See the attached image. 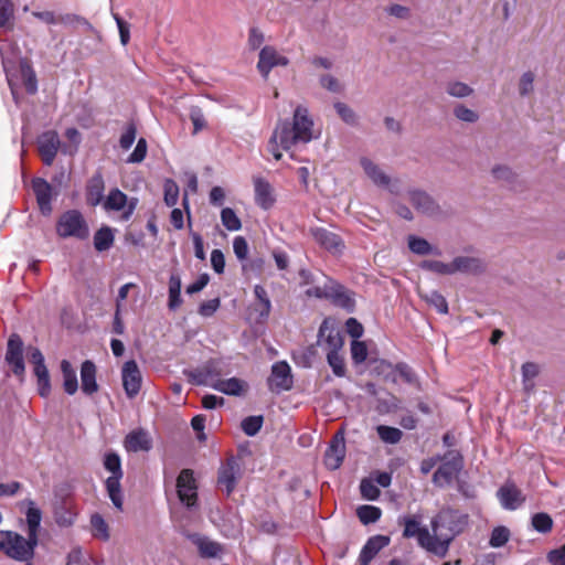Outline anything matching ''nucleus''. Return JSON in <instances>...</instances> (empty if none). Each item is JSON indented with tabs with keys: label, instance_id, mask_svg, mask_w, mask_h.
Masks as SVG:
<instances>
[{
	"label": "nucleus",
	"instance_id": "obj_4",
	"mask_svg": "<svg viewBox=\"0 0 565 565\" xmlns=\"http://www.w3.org/2000/svg\"><path fill=\"white\" fill-rule=\"evenodd\" d=\"M104 468L110 473L105 481V487L109 499L113 504L118 509H122V492L120 487V480L122 479L124 472L121 469V460L118 454L108 451L104 456L103 460Z\"/></svg>",
	"mask_w": 565,
	"mask_h": 565
},
{
	"label": "nucleus",
	"instance_id": "obj_43",
	"mask_svg": "<svg viewBox=\"0 0 565 565\" xmlns=\"http://www.w3.org/2000/svg\"><path fill=\"white\" fill-rule=\"evenodd\" d=\"M358 518L363 524L376 522L382 514L380 508L374 505H362L356 510Z\"/></svg>",
	"mask_w": 565,
	"mask_h": 565
},
{
	"label": "nucleus",
	"instance_id": "obj_35",
	"mask_svg": "<svg viewBox=\"0 0 565 565\" xmlns=\"http://www.w3.org/2000/svg\"><path fill=\"white\" fill-rule=\"evenodd\" d=\"M446 93L455 98H467L475 94V89L461 81L452 79L446 83Z\"/></svg>",
	"mask_w": 565,
	"mask_h": 565
},
{
	"label": "nucleus",
	"instance_id": "obj_42",
	"mask_svg": "<svg viewBox=\"0 0 565 565\" xmlns=\"http://www.w3.org/2000/svg\"><path fill=\"white\" fill-rule=\"evenodd\" d=\"M92 533L93 536L103 541L109 539L108 524L105 522L102 515L94 514L90 518Z\"/></svg>",
	"mask_w": 565,
	"mask_h": 565
},
{
	"label": "nucleus",
	"instance_id": "obj_15",
	"mask_svg": "<svg viewBox=\"0 0 565 565\" xmlns=\"http://www.w3.org/2000/svg\"><path fill=\"white\" fill-rule=\"evenodd\" d=\"M61 146L57 132L49 130L38 138V148L43 162L51 166Z\"/></svg>",
	"mask_w": 565,
	"mask_h": 565
},
{
	"label": "nucleus",
	"instance_id": "obj_13",
	"mask_svg": "<svg viewBox=\"0 0 565 565\" xmlns=\"http://www.w3.org/2000/svg\"><path fill=\"white\" fill-rule=\"evenodd\" d=\"M268 386L273 392L288 391L292 386L291 370L287 362H276L271 366Z\"/></svg>",
	"mask_w": 565,
	"mask_h": 565
},
{
	"label": "nucleus",
	"instance_id": "obj_27",
	"mask_svg": "<svg viewBox=\"0 0 565 565\" xmlns=\"http://www.w3.org/2000/svg\"><path fill=\"white\" fill-rule=\"evenodd\" d=\"M329 299H331L337 306L342 307L348 311H352L355 306L352 294L343 286L338 284L330 285Z\"/></svg>",
	"mask_w": 565,
	"mask_h": 565
},
{
	"label": "nucleus",
	"instance_id": "obj_23",
	"mask_svg": "<svg viewBox=\"0 0 565 565\" xmlns=\"http://www.w3.org/2000/svg\"><path fill=\"white\" fill-rule=\"evenodd\" d=\"M360 166L365 175L377 186L386 188L391 182V178L386 172L369 157L360 158Z\"/></svg>",
	"mask_w": 565,
	"mask_h": 565
},
{
	"label": "nucleus",
	"instance_id": "obj_46",
	"mask_svg": "<svg viewBox=\"0 0 565 565\" xmlns=\"http://www.w3.org/2000/svg\"><path fill=\"white\" fill-rule=\"evenodd\" d=\"M540 372L539 365L533 362H526L522 365V382L525 391H531L534 386L533 380Z\"/></svg>",
	"mask_w": 565,
	"mask_h": 565
},
{
	"label": "nucleus",
	"instance_id": "obj_62",
	"mask_svg": "<svg viewBox=\"0 0 565 565\" xmlns=\"http://www.w3.org/2000/svg\"><path fill=\"white\" fill-rule=\"evenodd\" d=\"M137 129L135 125L130 124L126 127L125 131L121 134L119 139V145L121 149L128 150L136 140Z\"/></svg>",
	"mask_w": 565,
	"mask_h": 565
},
{
	"label": "nucleus",
	"instance_id": "obj_22",
	"mask_svg": "<svg viewBox=\"0 0 565 565\" xmlns=\"http://www.w3.org/2000/svg\"><path fill=\"white\" fill-rule=\"evenodd\" d=\"M310 233H311L313 239L320 246L326 248L327 250H329L333 254H338V253L342 252L343 243L337 234H334L326 228H322V227L311 228Z\"/></svg>",
	"mask_w": 565,
	"mask_h": 565
},
{
	"label": "nucleus",
	"instance_id": "obj_17",
	"mask_svg": "<svg viewBox=\"0 0 565 565\" xmlns=\"http://www.w3.org/2000/svg\"><path fill=\"white\" fill-rule=\"evenodd\" d=\"M451 267L454 275H479L486 269L483 260L475 256H457L451 260Z\"/></svg>",
	"mask_w": 565,
	"mask_h": 565
},
{
	"label": "nucleus",
	"instance_id": "obj_56",
	"mask_svg": "<svg viewBox=\"0 0 565 565\" xmlns=\"http://www.w3.org/2000/svg\"><path fill=\"white\" fill-rule=\"evenodd\" d=\"M360 491L362 497L370 501L376 500L381 493L375 482L371 479H363L361 481Z\"/></svg>",
	"mask_w": 565,
	"mask_h": 565
},
{
	"label": "nucleus",
	"instance_id": "obj_58",
	"mask_svg": "<svg viewBox=\"0 0 565 565\" xmlns=\"http://www.w3.org/2000/svg\"><path fill=\"white\" fill-rule=\"evenodd\" d=\"M190 119L193 124V135H196L199 131L206 127L204 114L198 106H192L190 108Z\"/></svg>",
	"mask_w": 565,
	"mask_h": 565
},
{
	"label": "nucleus",
	"instance_id": "obj_39",
	"mask_svg": "<svg viewBox=\"0 0 565 565\" xmlns=\"http://www.w3.org/2000/svg\"><path fill=\"white\" fill-rule=\"evenodd\" d=\"M376 431L380 439L385 444L395 445L399 443L403 437V433L401 429L386 425H379L376 427Z\"/></svg>",
	"mask_w": 565,
	"mask_h": 565
},
{
	"label": "nucleus",
	"instance_id": "obj_61",
	"mask_svg": "<svg viewBox=\"0 0 565 565\" xmlns=\"http://www.w3.org/2000/svg\"><path fill=\"white\" fill-rule=\"evenodd\" d=\"M147 141L145 138H140L131 152V154L128 157L127 162L129 163H140L143 161V159L147 156Z\"/></svg>",
	"mask_w": 565,
	"mask_h": 565
},
{
	"label": "nucleus",
	"instance_id": "obj_32",
	"mask_svg": "<svg viewBox=\"0 0 565 565\" xmlns=\"http://www.w3.org/2000/svg\"><path fill=\"white\" fill-rule=\"evenodd\" d=\"M61 371L63 374V387L68 395H74L78 390V381L76 371L67 360L61 362Z\"/></svg>",
	"mask_w": 565,
	"mask_h": 565
},
{
	"label": "nucleus",
	"instance_id": "obj_25",
	"mask_svg": "<svg viewBox=\"0 0 565 565\" xmlns=\"http://www.w3.org/2000/svg\"><path fill=\"white\" fill-rule=\"evenodd\" d=\"M390 544V537L385 535H375L367 540L363 546L359 562L361 565H369L375 555Z\"/></svg>",
	"mask_w": 565,
	"mask_h": 565
},
{
	"label": "nucleus",
	"instance_id": "obj_8",
	"mask_svg": "<svg viewBox=\"0 0 565 565\" xmlns=\"http://www.w3.org/2000/svg\"><path fill=\"white\" fill-rule=\"evenodd\" d=\"M177 492L180 501L188 508L196 504L198 487L193 477V471L183 469L177 479Z\"/></svg>",
	"mask_w": 565,
	"mask_h": 565
},
{
	"label": "nucleus",
	"instance_id": "obj_30",
	"mask_svg": "<svg viewBox=\"0 0 565 565\" xmlns=\"http://www.w3.org/2000/svg\"><path fill=\"white\" fill-rule=\"evenodd\" d=\"M29 507L25 512L28 531L26 534L29 537H33L39 541L38 534L42 520V512L38 509L33 501H29Z\"/></svg>",
	"mask_w": 565,
	"mask_h": 565
},
{
	"label": "nucleus",
	"instance_id": "obj_2",
	"mask_svg": "<svg viewBox=\"0 0 565 565\" xmlns=\"http://www.w3.org/2000/svg\"><path fill=\"white\" fill-rule=\"evenodd\" d=\"M468 523L467 514L451 509H443L431 519V536L435 555L445 557L454 539L463 532Z\"/></svg>",
	"mask_w": 565,
	"mask_h": 565
},
{
	"label": "nucleus",
	"instance_id": "obj_51",
	"mask_svg": "<svg viewBox=\"0 0 565 565\" xmlns=\"http://www.w3.org/2000/svg\"><path fill=\"white\" fill-rule=\"evenodd\" d=\"M351 356L352 361L355 364H361L365 362L367 358V347L366 343L359 340H353L351 342Z\"/></svg>",
	"mask_w": 565,
	"mask_h": 565
},
{
	"label": "nucleus",
	"instance_id": "obj_57",
	"mask_svg": "<svg viewBox=\"0 0 565 565\" xmlns=\"http://www.w3.org/2000/svg\"><path fill=\"white\" fill-rule=\"evenodd\" d=\"M254 294H255V297L259 300L260 306H262L260 316L267 317L271 309V302H270V299L268 298L266 289L260 285H256L254 287Z\"/></svg>",
	"mask_w": 565,
	"mask_h": 565
},
{
	"label": "nucleus",
	"instance_id": "obj_14",
	"mask_svg": "<svg viewBox=\"0 0 565 565\" xmlns=\"http://www.w3.org/2000/svg\"><path fill=\"white\" fill-rule=\"evenodd\" d=\"M289 60L281 55L275 47L265 46L259 52V60L257 63V68L260 74L267 78L271 68L276 66H287Z\"/></svg>",
	"mask_w": 565,
	"mask_h": 565
},
{
	"label": "nucleus",
	"instance_id": "obj_5",
	"mask_svg": "<svg viewBox=\"0 0 565 565\" xmlns=\"http://www.w3.org/2000/svg\"><path fill=\"white\" fill-rule=\"evenodd\" d=\"M57 234L63 237H75L86 239L89 236V230L82 213L77 210H70L63 213L56 224Z\"/></svg>",
	"mask_w": 565,
	"mask_h": 565
},
{
	"label": "nucleus",
	"instance_id": "obj_1",
	"mask_svg": "<svg viewBox=\"0 0 565 565\" xmlns=\"http://www.w3.org/2000/svg\"><path fill=\"white\" fill-rule=\"evenodd\" d=\"M317 136L313 132V121L308 109L298 106L294 111L292 125L285 121L279 124L268 143V151L276 160L281 159V150H289L297 143H308Z\"/></svg>",
	"mask_w": 565,
	"mask_h": 565
},
{
	"label": "nucleus",
	"instance_id": "obj_12",
	"mask_svg": "<svg viewBox=\"0 0 565 565\" xmlns=\"http://www.w3.org/2000/svg\"><path fill=\"white\" fill-rule=\"evenodd\" d=\"M103 207L106 211H124L122 220L127 221L136 209V200L128 202L124 192L119 189H113L103 202Z\"/></svg>",
	"mask_w": 565,
	"mask_h": 565
},
{
	"label": "nucleus",
	"instance_id": "obj_20",
	"mask_svg": "<svg viewBox=\"0 0 565 565\" xmlns=\"http://www.w3.org/2000/svg\"><path fill=\"white\" fill-rule=\"evenodd\" d=\"M409 202L420 213L434 216L440 212L439 205L425 191L412 190L408 192Z\"/></svg>",
	"mask_w": 565,
	"mask_h": 565
},
{
	"label": "nucleus",
	"instance_id": "obj_52",
	"mask_svg": "<svg viewBox=\"0 0 565 565\" xmlns=\"http://www.w3.org/2000/svg\"><path fill=\"white\" fill-rule=\"evenodd\" d=\"M263 426L262 416H248L242 422V429L247 436H255Z\"/></svg>",
	"mask_w": 565,
	"mask_h": 565
},
{
	"label": "nucleus",
	"instance_id": "obj_11",
	"mask_svg": "<svg viewBox=\"0 0 565 565\" xmlns=\"http://www.w3.org/2000/svg\"><path fill=\"white\" fill-rule=\"evenodd\" d=\"M121 380L126 395L129 398L137 396L141 388L142 376L136 361L130 360L124 363Z\"/></svg>",
	"mask_w": 565,
	"mask_h": 565
},
{
	"label": "nucleus",
	"instance_id": "obj_41",
	"mask_svg": "<svg viewBox=\"0 0 565 565\" xmlns=\"http://www.w3.org/2000/svg\"><path fill=\"white\" fill-rule=\"evenodd\" d=\"M221 222L223 226L231 232H236L242 228V222L239 217L231 207H224L221 211Z\"/></svg>",
	"mask_w": 565,
	"mask_h": 565
},
{
	"label": "nucleus",
	"instance_id": "obj_40",
	"mask_svg": "<svg viewBox=\"0 0 565 565\" xmlns=\"http://www.w3.org/2000/svg\"><path fill=\"white\" fill-rule=\"evenodd\" d=\"M29 359L30 362L34 365V374L36 379L42 376H47L49 371L44 363V356L42 352L38 348H29Z\"/></svg>",
	"mask_w": 565,
	"mask_h": 565
},
{
	"label": "nucleus",
	"instance_id": "obj_24",
	"mask_svg": "<svg viewBox=\"0 0 565 565\" xmlns=\"http://www.w3.org/2000/svg\"><path fill=\"white\" fill-rule=\"evenodd\" d=\"M124 446L130 452L149 451L152 447V439L146 430L137 429L126 436Z\"/></svg>",
	"mask_w": 565,
	"mask_h": 565
},
{
	"label": "nucleus",
	"instance_id": "obj_9",
	"mask_svg": "<svg viewBox=\"0 0 565 565\" xmlns=\"http://www.w3.org/2000/svg\"><path fill=\"white\" fill-rule=\"evenodd\" d=\"M6 361L11 366L12 373L22 380L25 372L23 342L18 334H12L8 340Z\"/></svg>",
	"mask_w": 565,
	"mask_h": 565
},
{
	"label": "nucleus",
	"instance_id": "obj_31",
	"mask_svg": "<svg viewBox=\"0 0 565 565\" xmlns=\"http://www.w3.org/2000/svg\"><path fill=\"white\" fill-rule=\"evenodd\" d=\"M254 183L256 203L263 209H269L274 203L270 184L263 179H256Z\"/></svg>",
	"mask_w": 565,
	"mask_h": 565
},
{
	"label": "nucleus",
	"instance_id": "obj_45",
	"mask_svg": "<svg viewBox=\"0 0 565 565\" xmlns=\"http://www.w3.org/2000/svg\"><path fill=\"white\" fill-rule=\"evenodd\" d=\"M452 113L458 120L467 124H475L479 120V114L463 104H457Z\"/></svg>",
	"mask_w": 565,
	"mask_h": 565
},
{
	"label": "nucleus",
	"instance_id": "obj_36",
	"mask_svg": "<svg viewBox=\"0 0 565 565\" xmlns=\"http://www.w3.org/2000/svg\"><path fill=\"white\" fill-rule=\"evenodd\" d=\"M114 243V234L109 227H102L94 235V246L98 252L107 250Z\"/></svg>",
	"mask_w": 565,
	"mask_h": 565
},
{
	"label": "nucleus",
	"instance_id": "obj_16",
	"mask_svg": "<svg viewBox=\"0 0 565 565\" xmlns=\"http://www.w3.org/2000/svg\"><path fill=\"white\" fill-rule=\"evenodd\" d=\"M345 456V439L344 435L339 431L334 435L332 438L330 446L328 447L326 455H324V463L326 466L331 469L335 470L338 469Z\"/></svg>",
	"mask_w": 565,
	"mask_h": 565
},
{
	"label": "nucleus",
	"instance_id": "obj_48",
	"mask_svg": "<svg viewBox=\"0 0 565 565\" xmlns=\"http://www.w3.org/2000/svg\"><path fill=\"white\" fill-rule=\"evenodd\" d=\"M532 526L540 533H548L553 527V520L547 513H536L532 516Z\"/></svg>",
	"mask_w": 565,
	"mask_h": 565
},
{
	"label": "nucleus",
	"instance_id": "obj_18",
	"mask_svg": "<svg viewBox=\"0 0 565 565\" xmlns=\"http://www.w3.org/2000/svg\"><path fill=\"white\" fill-rule=\"evenodd\" d=\"M32 189L36 198L39 209L43 215H50L52 212V186L41 178H35L32 181Z\"/></svg>",
	"mask_w": 565,
	"mask_h": 565
},
{
	"label": "nucleus",
	"instance_id": "obj_60",
	"mask_svg": "<svg viewBox=\"0 0 565 565\" xmlns=\"http://www.w3.org/2000/svg\"><path fill=\"white\" fill-rule=\"evenodd\" d=\"M518 86L521 96H529L534 89V74L530 71L523 73Z\"/></svg>",
	"mask_w": 565,
	"mask_h": 565
},
{
	"label": "nucleus",
	"instance_id": "obj_6",
	"mask_svg": "<svg viewBox=\"0 0 565 565\" xmlns=\"http://www.w3.org/2000/svg\"><path fill=\"white\" fill-rule=\"evenodd\" d=\"M444 463L434 473V482L440 487L449 484L462 469V456L457 450H449L444 456Z\"/></svg>",
	"mask_w": 565,
	"mask_h": 565
},
{
	"label": "nucleus",
	"instance_id": "obj_44",
	"mask_svg": "<svg viewBox=\"0 0 565 565\" xmlns=\"http://www.w3.org/2000/svg\"><path fill=\"white\" fill-rule=\"evenodd\" d=\"M408 247L417 255L439 254L426 239L416 236L408 237Z\"/></svg>",
	"mask_w": 565,
	"mask_h": 565
},
{
	"label": "nucleus",
	"instance_id": "obj_29",
	"mask_svg": "<svg viewBox=\"0 0 565 565\" xmlns=\"http://www.w3.org/2000/svg\"><path fill=\"white\" fill-rule=\"evenodd\" d=\"M87 203L96 206L104 202V180L100 174L94 175L87 185L86 193Z\"/></svg>",
	"mask_w": 565,
	"mask_h": 565
},
{
	"label": "nucleus",
	"instance_id": "obj_64",
	"mask_svg": "<svg viewBox=\"0 0 565 565\" xmlns=\"http://www.w3.org/2000/svg\"><path fill=\"white\" fill-rule=\"evenodd\" d=\"M547 561L552 565H565V544L559 548H555L548 552Z\"/></svg>",
	"mask_w": 565,
	"mask_h": 565
},
{
	"label": "nucleus",
	"instance_id": "obj_34",
	"mask_svg": "<svg viewBox=\"0 0 565 565\" xmlns=\"http://www.w3.org/2000/svg\"><path fill=\"white\" fill-rule=\"evenodd\" d=\"M19 73L23 85L29 94H34L38 89V82L35 73L33 72L31 65L25 60H20L19 62Z\"/></svg>",
	"mask_w": 565,
	"mask_h": 565
},
{
	"label": "nucleus",
	"instance_id": "obj_33",
	"mask_svg": "<svg viewBox=\"0 0 565 565\" xmlns=\"http://www.w3.org/2000/svg\"><path fill=\"white\" fill-rule=\"evenodd\" d=\"M181 305V278L179 275L172 274L169 278L168 308L175 311Z\"/></svg>",
	"mask_w": 565,
	"mask_h": 565
},
{
	"label": "nucleus",
	"instance_id": "obj_59",
	"mask_svg": "<svg viewBox=\"0 0 565 565\" xmlns=\"http://www.w3.org/2000/svg\"><path fill=\"white\" fill-rule=\"evenodd\" d=\"M491 173L494 179L507 183H511L515 179V173L512 171V169L504 164L494 166L491 170Z\"/></svg>",
	"mask_w": 565,
	"mask_h": 565
},
{
	"label": "nucleus",
	"instance_id": "obj_53",
	"mask_svg": "<svg viewBox=\"0 0 565 565\" xmlns=\"http://www.w3.org/2000/svg\"><path fill=\"white\" fill-rule=\"evenodd\" d=\"M334 109L344 122L349 125H355L358 122L356 114L347 104L338 102L334 104Z\"/></svg>",
	"mask_w": 565,
	"mask_h": 565
},
{
	"label": "nucleus",
	"instance_id": "obj_38",
	"mask_svg": "<svg viewBox=\"0 0 565 565\" xmlns=\"http://www.w3.org/2000/svg\"><path fill=\"white\" fill-rule=\"evenodd\" d=\"M420 268L438 274V275H445V276H451L454 275V269L451 267L450 263H444L440 260L435 259H426L420 263Z\"/></svg>",
	"mask_w": 565,
	"mask_h": 565
},
{
	"label": "nucleus",
	"instance_id": "obj_10",
	"mask_svg": "<svg viewBox=\"0 0 565 565\" xmlns=\"http://www.w3.org/2000/svg\"><path fill=\"white\" fill-rule=\"evenodd\" d=\"M241 478V467L235 458H230L218 470L217 484L226 495H230Z\"/></svg>",
	"mask_w": 565,
	"mask_h": 565
},
{
	"label": "nucleus",
	"instance_id": "obj_37",
	"mask_svg": "<svg viewBox=\"0 0 565 565\" xmlns=\"http://www.w3.org/2000/svg\"><path fill=\"white\" fill-rule=\"evenodd\" d=\"M195 544L200 551V554L203 557H216L221 554L222 547L216 542L210 541L206 537L198 536L195 539Z\"/></svg>",
	"mask_w": 565,
	"mask_h": 565
},
{
	"label": "nucleus",
	"instance_id": "obj_54",
	"mask_svg": "<svg viewBox=\"0 0 565 565\" xmlns=\"http://www.w3.org/2000/svg\"><path fill=\"white\" fill-rule=\"evenodd\" d=\"M164 202L168 206L177 204L179 199V186L173 180H166L164 185Z\"/></svg>",
	"mask_w": 565,
	"mask_h": 565
},
{
	"label": "nucleus",
	"instance_id": "obj_7",
	"mask_svg": "<svg viewBox=\"0 0 565 565\" xmlns=\"http://www.w3.org/2000/svg\"><path fill=\"white\" fill-rule=\"evenodd\" d=\"M403 536L406 539L416 537L418 545L435 555V547L431 533L428 527L422 526L415 516H407L403 520Z\"/></svg>",
	"mask_w": 565,
	"mask_h": 565
},
{
	"label": "nucleus",
	"instance_id": "obj_21",
	"mask_svg": "<svg viewBox=\"0 0 565 565\" xmlns=\"http://www.w3.org/2000/svg\"><path fill=\"white\" fill-rule=\"evenodd\" d=\"M319 343L326 347L327 352H339L343 347V338L339 330L324 320L319 329Z\"/></svg>",
	"mask_w": 565,
	"mask_h": 565
},
{
	"label": "nucleus",
	"instance_id": "obj_28",
	"mask_svg": "<svg viewBox=\"0 0 565 565\" xmlns=\"http://www.w3.org/2000/svg\"><path fill=\"white\" fill-rule=\"evenodd\" d=\"M212 388L226 395L239 396L247 388V384L245 381L237 377H231L227 380L221 379L212 384Z\"/></svg>",
	"mask_w": 565,
	"mask_h": 565
},
{
	"label": "nucleus",
	"instance_id": "obj_50",
	"mask_svg": "<svg viewBox=\"0 0 565 565\" xmlns=\"http://www.w3.org/2000/svg\"><path fill=\"white\" fill-rule=\"evenodd\" d=\"M510 539V531L505 526H497L492 530L489 544L491 547H501Z\"/></svg>",
	"mask_w": 565,
	"mask_h": 565
},
{
	"label": "nucleus",
	"instance_id": "obj_49",
	"mask_svg": "<svg viewBox=\"0 0 565 565\" xmlns=\"http://www.w3.org/2000/svg\"><path fill=\"white\" fill-rule=\"evenodd\" d=\"M429 305L436 308L439 313L446 315L448 312V303L445 297L438 291H430L422 296Z\"/></svg>",
	"mask_w": 565,
	"mask_h": 565
},
{
	"label": "nucleus",
	"instance_id": "obj_3",
	"mask_svg": "<svg viewBox=\"0 0 565 565\" xmlns=\"http://www.w3.org/2000/svg\"><path fill=\"white\" fill-rule=\"evenodd\" d=\"M38 540L20 535L13 531H0V551L19 562H30L34 556Z\"/></svg>",
	"mask_w": 565,
	"mask_h": 565
},
{
	"label": "nucleus",
	"instance_id": "obj_26",
	"mask_svg": "<svg viewBox=\"0 0 565 565\" xmlns=\"http://www.w3.org/2000/svg\"><path fill=\"white\" fill-rule=\"evenodd\" d=\"M81 382L82 391L86 395H92L98 391V384L96 382V365L89 360L82 363Z\"/></svg>",
	"mask_w": 565,
	"mask_h": 565
},
{
	"label": "nucleus",
	"instance_id": "obj_55",
	"mask_svg": "<svg viewBox=\"0 0 565 565\" xmlns=\"http://www.w3.org/2000/svg\"><path fill=\"white\" fill-rule=\"evenodd\" d=\"M0 52H1V56H2V65H3L4 72H6V75H7L8 84L11 88L12 95L15 96L14 84H13V74H12L14 61L11 60L9 56H7L6 45L0 46Z\"/></svg>",
	"mask_w": 565,
	"mask_h": 565
},
{
	"label": "nucleus",
	"instance_id": "obj_63",
	"mask_svg": "<svg viewBox=\"0 0 565 565\" xmlns=\"http://www.w3.org/2000/svg\"><path fill=\"white\" fill-rule=\"evenodd\" d=\"M74 520L75 514L65 508H61L55 512V521L60 526H71L74 523Z\"/></svg>",
	"mask_w": 565,
	"mask_h": 565
},
{
	"label": "nucleus",
	"instance_id": "obj_19",
	"mask_svg": "<svg viewBox=\"0 0 565 565\" xmlns=\"http://www.w3.org/2000/svg\"><path fill=\"white\" fill-rule=\"evenodd\" d=\"M501 505L507 510H515L525 501L522 491L513 483L507 482L498 490Z\"/></svg>",
	"mask_w": 565,
	"mask_h": 565
},
{
	"label": "nucleus",
	"instance_id": "obj_47",
	"mask_svg": "<svg viewBox=\"0 0 565 565\" xmlns=\"http://www.w3.org/2000/svg\"><path fill=\"white\" fill-rule=\"evenodd\" d=\"M327 361L334 375L338 377H343L345 375L347 370L344 359L339 352H327Z\"/></svg>",
	"mask_w": 565,
	"mask_h": 565
}]
</instances>
